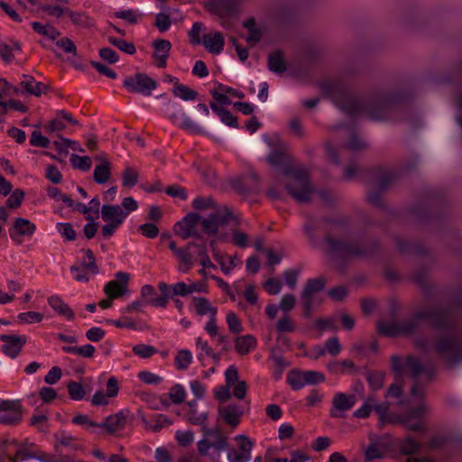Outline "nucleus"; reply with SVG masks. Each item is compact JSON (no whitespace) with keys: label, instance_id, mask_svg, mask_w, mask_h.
<instances>
[{"label":"nucleus","instance_id":"3","mask_svg":"<svg viewBox=\"0 0 462 462\" xmlns=\"http://www.w3.org/2000/svg\"><path fill=\"white\" fill-rule=\"evenodd\" d=\"M373 410L378 415L381 426L385 423H402L410 430H424L421 419L424 412L423 406L411 408L400 414L390 411L389 406H361L352 412L350 418L365 419L371 414Z\"/></svg>","mask_w":462,"mask_h":462},{"label":"nucleus","instance_id":"37","mask_svg":"<svg viewBox=\"0 0 462 462\" xmlns=\"http://www.w3.org/2000/svg\"><path fill=\"white\" fill-rule=\"evenodd\" d=\"M172 93L175 97L181 98L182 100H194L199 96L198 92L189 88V87L180 84L178 81L175 82Z\"/></svg>","mask_w":462,"mask_h":462},{"label":"nucleus","instance_id":"33","mask_svg":"<svg viewBox=\"0 0 462 462\" xmlns=\"http://www.w3.org/2000/svg\"><path fill=\"white\" fill-rule=\"evenodd\" d=\"M374 178L379 189H387L394 180L395 174L390 171L376 169L374 171Z\"/></svg>","mask_w":462,"mask_h":462},{"label":"nucleus","instance_id":"56","mask_svg":"<svg viewBox=\"0 0 462 462\" xmlns=\"http://www.w3.org/2000/svg\"><path fill=\"white\" fill-rule=\"evenodd\" d=\"M383 457V452L376 443H372L365 450V460L366 462L372 461L374 459L382 458Z\"/></svg>","mask_w":462,"mask_h":462},{"label":"nucleus","instance_id":"62","mask_svg":"<svg viewBox=\"0 0 462 462\" xmlns=\"http://www.w3.org/2000/svg\"><path fill=\"white\" fill-rule=\"evenodd\" d=\"M70 272L74 275V279L77 282H88L90 280L89 274H91L88 270H84L81 266L78 264H74L70 266Z\"/></svg>","mask_w":462,"mask_h":462},{"label":"nucleus","instance_id":"51","mask_svg":"<svg viewBox=\"0 0 462 462\" xmlns=\"http://www.w3.org/2000/svg\"><path fill=\"white\" fill-rule=\"evenodd\" d=\"M67 387L69 395L73 401L79 402L84 398L86 393L80 383L70 381Z\"/></svg>","mask_w":462,"mask_h":462},{"label":"nucleus","instance_id":"1","mask_svg":"<svg viewBox=\"0 0 462 462\" xmlns=\"http://www.w3.org/2000/svg\"><path fill=\"white\" fill-rule=\"evenodd\" d=\"M429 320L434 329L444 330L432 342V350L450 363L462 361V333L457 324L454 305H439L425 311H418L411 318L401 321L402 336L416 333L421 320Z\"/></svg>","mask_w":462,"mask_h":462},{"label":"nucleus","instance_id":"11","mask_svg":"<svg viewBox=\"0 0 462 462\" xmlns=\"http://www.w3.org/2000/svg\"><path fill=\"white\" fill-rule=\"evenodd\" d=\"M116 280L108 282L104 287V292L110 299H117L129 292L130 275L127 273L118 272L116 273Z\"/></svg>","mask_w":462,"mask_h":462},{"label":"nucleus","instance_id":"13","mask_svg":"<svg viewBox=\"0 0 462 462\" xmlns=\"http://www.w3.org/2000/svg\"><path fill=\"white\" fill-rule=\"evenodd\" d=\"M36 230V226L30 220L23 217H17L13 226L9 228L10 238L20 245L22 243L21 236H31Z\"/></svg>","mask_w":462,"mask_h":462},{"label":"nucleus","instance_id":"10","mask_svg":"<svg viewBox=\"0 0 462 462\" xmlns=\"http://www.w3.org/2000/svg\"><path fill=\"white\" fill-rule=\"evenodd\" d=\"M123 85L131 92L144 96H150L157 88L156 81L144 73H136L134 76L126 78Z\"/></svg>","mask_w":462,"mask_h":462},{"label":"nucleus","instance_id":"64","mask_svg":"<svg viewBox=\"0 0 462 462\" xmlns=\"http://www.w3.org/2000/svg\"><path fill=\"white\" fill-rule=\"evenodd\" d=\"M266 160L273 166H281L285 163L286 154L281 150H273Z\"/></svg>","mask_w":462,"mask_h":462},{"label":"nucleus","instance_id":"29","mask_svg":"<svg viewBox=\"0 0 462 462\" xmlns=\"http://www.w3.org/2000/svg\"><path fill=\"white\" fill-rule=\"evenodd\" d=\"M378 333L384 337H396L402 336L401 321L379 320L377 323Z\"/></svg>","mask_w":462,"mask_h":462},{"label":"nucleus","instance_id":"60","mask_svg":"<svg viewBox=\"0 0 462 462\" xmlns=\"http://www.w3.org/2000/svg\"><path fill=\"white\" fill-rule=\"evenodd\" d=\"M392 369L394 373V381H403L404 365L400 357L393 356L391 358Z\"/></svg>","mask_w":462,"mask_h":462},{"label":"nucleus","instance_id":"43","mask_svg":"<svg viewBox=\"0 0 462 462\" xmlns=\"http://www.w3.org/2000/svg\"><path fill=\"white\" fill-rule=\"evenodd\" d=\"M384 375V373L379 371H367L365 373L366 380L373 390H378L383 387Z\"/></svg>","mask_w":462,"mask_h":462},{"label":"nucleus","instance_id":"57","mask_svg":"<svg viewBox=\"0 0 462 462\" xmlns=\"http://www.w3.org/2000/svg\"><path fill=\"white\" fill-rule=\"evenodd\" d=\"M56 46L60 48L65 53L77 55V47L75 43L68 37H62L56 41Z\"/></svg>","mask_w":462,"mask_h":462},{"label":"nucleus","instance_id":"22","mask_svg":"<svg viewBox=\"0 0 462 462\" xmlns=\"http://www.w3.org/2000/svg\"><path fill=\"white\" fill-rule=\"evenodd\" d=\"M364 386L360 383H356L354 386V393L346 394L338 393L334 396L332 404H355L363 399Z\"/></svg>","mask_w":462,"mask_h":462},{"label":"nucleus","instance_id":"58","mask_svg":"<svg viewBox=\"0 0 462 462\" xmlns=\"http://www.w3.org/2000/svg\"><path fill=\"white\" fill-rule=\"evenodd\" d=\"M192 301L199 316L206 315L209 310V301L204 297H193Z\"/></svg>","mask_w":462,"mask_h":462},{"label":"nucleus","instance_id":"50","mask_svg":"<svg viewBox=\"0 0 462 462\" xmlns=\"http://www.w3.org/2000/svg\"><path fill=\"white\" fill-rule=\"evenodd\" d=\"M191 361L192 356L189 350H180L175 356V365L179 370H186Z\"/></svg>","mask_w":462,"mask_h":462},{"label":"nucleus","instance_id":"28","mask_svg":"<svg viewBox=\"0 0 462 462\" xmlns=\"http://www.w3.org/2000/svg\"><path fill=\"white\" fill-rule=\"evenodd\" d=\"M267 66L271 71L276 74H282L285 72L287 69V64L284 60L282 51L277 50L270 53L267 58Z\"/></svg>","mask_w":462,"mask_h":462},{"label":"nucleus","instance_id":"42","mask_svg":"<svg viewBox=\"0 0 462 462\" xmlns=\"http://www.w3.org/2000/svg\"><path fill=\"white\" fill-rule=\"evenodd\" d=\"M421 448V444L414 440L411 437H407L400 443V450L404 455H412L417 453Z\"/></svg>","mask_w":462,"mask_h":462},{"label":"nucleus","instance_id":"2","mask_svg":"<svg viewBox=\"0 0 462 462\" xmlns=\"http://www.w3.org/2000/svg\"><path fill=\"white\" fill-rule=\"evenodd\" d=\"M323 91L329 95L336 106L352 116L365 114L374 121L393 120L402 110V105L408 98L403 88L386 89L377 92L366 100L351 97L345 87L337 81L322 84Z\"/></svg>","mask_w":462,"mask_h":462},{"label":"nucleus","instance_id":"49","mask_svg":"<svg viewBox=\"0 0 462 462\" xmlns=\"http://www.w3.org/2000/svg\"><path fill=\"white\" fill-rule=\"evenodd\" d=\"M139 174L131 167H126L122 173V184L125 187H134L138 182Z\"/></svg>","mask_w":462,"mask_h":462},{"label":"nucleus","instance_id":"30","mask_svg":"<svg viewBox=\"0 0 462 462\" xmlns=\"http://www.w3.org/2000/svg\"><path fill=\"white\" fill-rule=\"evenodd\" d=\"M48 303L59 315L66 317L69 320L74 319V311L59 296L49 297Z\"/></svg>","mask_w":462,"mask_h":462},{"label":"nucleus","instance_id":"53","mask_svg":"<svg viewBox=\"0 0 462 462\" xmlns=\"http://www.w3.org/2000/svg\"><path fill=\"white\" fill-rule=\"evenodd\" d=\"M199 221L201 222L200 215L195 212H190L183 217L182 221L177 222V228H182L185 226L190 229L192 227H196Z\"/></svg>","mask_w":462,"mask_h":462},{"label":"nucleus","instance_id":"20","mask_svg":"<svg viewBox=\"0 0 462 462\" xmlns=\"http://www.w3.org/2000/svg\"><path fill=\"white\" fill-rule=\"evenodd\" d=\"M155 51L153 58L157 60L158 68H165L167 66V59L170 54L171 43L168 40L157 39L152 42Z\"/></svg>","mask_w":462,"mask_h":462},{"label":"nucleus","instance_id":"34","mask_svg":"<svg viewBox=\"0 0 462 462\" xmlns=\"http://www.w3.org/2000/svg\"><path fill=\"white\" fill-rule=\"evenodd\" d=\"M256 346V338L252 335L237 337L235 340V348L241 355L248 354Z\"/></svg>","mask_w":462,"mask_h":462},{"label":"nucleus","instance_id":"32","mask_svg":"<svg viewBox=\"0 0 462 462\" xmlns=\"http://www.w3.org/2000/svg\"><path fill=\"white\" fill-rule=\"evenodd\" d=\"M93 177L98 184H104L110 179L111 163L106 158H104L102 163L96 165Z\"/></svg>","mask_w":462,"mask_h":462},{"label":"nucleus","instance_id":"36","mask_svg":"<svg viewBox=\"0 0 462 462\" xmlns=\"http://www.w3.org/2000/svg\"><path fill=\"white\" fill-rule=\"evenodd\" d=\"M86 258H83L79 266H81L84 270H88V272L96 275L99 273V267L97 263L96 257L91 249H84Z\"/></svg>","mask_w":462,"mask_h":462},{"label":"nucleus","instance_id":"9","mask_svg":"<svg viewBox=\"0 0 462 462\" xmlns=\"http://www.w3.org/2000/svg\"><path fill=\"white\" fill-rule=\"evenodd\" d=\"M324 381L325 375L317 371L293 370L287 374V382L294 390H299L307 384H319Z\"/></svg>","mask_w":462,"mask_h":462},{"label":"nucleus","instance_id":"8","mask_svg":"<svg viewBox=\"0 0 462 462\" xmlns=\"http://www.w3.org/2000/svg\"><path fill=\"white\" fill-rule=\"evenodd\" d=\"M406 368L409 371L410 375L414 380V383L411 389V396L413 402H420L424 396V388L419 383V375L421 372H425L428 378H431V372L426 370L421 362L413 356H408L405 364Z\"/></svg>","mask_w":462,"mask_h":462},{"label":"nucleus","instance_id":"35","mask_svg":"<svg viewBox=\"0 0 462 462\" xmlns=\"http://www.w3.org/2000/svg\"><path fill=\"white\" fill-rule=\"evenodd\" d=\"M396 246L401 254H411L414 253L418 255H423L426 254V249L418 244H411L401 238L396 239Z\"/></svg>","mask_w":462,"mask_h":462},{"label":"nucleus","instance_id":"14","mask_svg":"<svg viewBox=\"0 0 462 462\" xmlns=\"http://www.w3.org/2000/svg\"><path fill=\"white\" fill-rule=\"evenodd\" d=\"M0 340L4 342L2 350L4 354L11 358H15L26 343L25 336L1 335Z\"/></svg>","mask_w":462,"mask_h":462},{"label":"nucleus","instance_id":"41","mask_svg":"<svg viewBox=\"0 0 462 462\" xmlns=\"http://www.w3.org/2000/svg\"><path fill=\"white\" fill-rule=\"evenodd\" d=\"M192 207L197 210L213 209L216 211V208H221L222 205H217L212 197H197L192 201Z\"/></svg>","mask_w":462,"mask_h":462},{"label":"nucleus","instance_id":"45","mask_svg":"<svg viewBox=\"0 0 462 462\" xmlns=\"http://www.w3.org/2000/svg\"><path fill=\"white\" fill-rule=\"evenodd\" d=\"M40 9L51 16L60 18L62 15H69L70 9L66 6L60 5H40Z\"/></svg>","mask_w":462,"mask_h":462},{"label":"nucleus","instance_id":"31","mask_svg":"<svg viewBox=\"0 0 462 462\" xmlns=\"http://www.w3.org/2000/svg\"><path fill=\"white\" fill-rule=\"evenodd\" d=\"M209 106L212 109V111L220 117L221 121L224 124L230 127H238L237 117L234 116L228 110L222 107L221 106H218L215 102H210Z\"/></svg>","mask_w":462,"mask_h":462},{"label":"nucleus","instance_id":"12","mask_svg":"<svg viewBox=\"0 0 462 462\" xmlns=\"http://www.w3.org/2000/svg\"><path fill=\"white\" fill-rule=\"evenodd\" d=\"M260 178L256 172L251 171L246 176L236 178L232 180L231 185L234 189L241 195H248L258 193Z\"/></svg>","mask_w":462,"mask_h":462},{"label":"nucleus","instance_id":"52","mask_svg":"<svg viewBox=\"0 0 462 462\" xmlns=\"http://www.w3.org/2000/svg\"><path fill=\"white\" fill-rule=\"evenodd\" d=\"M10 445H14L18 448L14 457H10L12 462H17L18 460L23 461L28 458L36 457L32 453H30L27 449L23 448V445L19 443L16 439H13L10 441Z\"/></svg>","mask_w":462,"mask_h":462},{"label":"nucleus","instance_id":"17","mask_svg":"<svg viewBox=\"0 0 462 462\" xmlns=\"http://www.w3.org/2000/svg\"><path fill=\"white\" fill-rule=\"evenodd\" d=\"M199 245L200 244H197L195 242H189L185 246L178 250L177 254H175V257L180 262L179 271L186 273L190 270L195 262V254L191 252V249H198V246H199Z\"/></svg>","mask_w":462,"mask_h":462},{"label":"nucleus","instance_id":"16","mask_svg":"<svg viewBox=\"0 0 462 462\" xmlns=\"http://www.w3.org/2000/svg\"><path fill=\"white\" fill-rule=\"evenodd\" d=\"M243 0H213L210 4L212 11L221 17L235 16Z\"/></svg>","mask_w":462,"mask_h":462},{"label":"nucleus","instance_id":"18","mask_svg":"<svg viewBox=\"0 0 462 462\" xmlns=\"http://www.w3.org/2000/svg\"><path fill=\"white\" fill-rule=\"evenodd\" d=\"M101 217L106 223L120 226L127 217V212H125L119 205L105 204L101 208Z\"/></svg>","mask_w":462,"mask_h":462},{"label":"nucleus","instance_id":"48","mask_svg":"<svg viewBox=\"0 0 462 462\" xmlns=\"http://www.w3.org/2000/svg\"><path fill=\"white\" fill-rule=\"evenodd\" d=\"M186 396H187L186 391H185L184 387L180 383L174 384L170 389L169 398L174 404H180V403L184 402L186 400Z\"/></svg>","mask_w":462,"mask_h":462},{"label":"nucleus","instance_id":"27","mask_svg":"<svg viewBox=\"0 0 462 462\" xmlns=\"http://www.w3.org/2000/svg\"><path fill=\"white\" fill-rule=\"evenodd\" d=\"M127 420V414L125 411H119L115 415L106 417V422L98 424V427H105L106 430L113 433L122 430Z\"/></svg>","mask_w":462,"mask_h":462},{"label":"nucleus","instance_id":"38","mask_svg":"<svg viewBox=\"0 0 462 462\" xmlns=\"http://www.w3.org/2000/svg\"><path fill=\"white\" fill-rule=\"evenodd\" d=\"M32 27L39 34L44 35L52 41L60 35V31L50 24L44 25L39 22H33L32 23Z\"/></svg>","mask_w":462,"mask_h":462},{"label":"nucleus","instance_id":"19","mask_svg":"<svg viewBox=\"0 0 462 462\" xmlns=\"http://www.w3.org/2000/svg\"><path fill=\"white\" fill-rule=\"evenodd\" d=\"M119 386L116 377H110L106 382V391L97 392L92 398L91 404H107L109 398H114L118 394Z\"/></svg>","mask_w":462,"mask_h":462},{"label":"nucleus","instance_id":"59","mask_svg":"<svg viewBox=\"0 0 462 462\" xmlns=\"http://www.w3.org/2000/svg\"><path fill=\"white\" fill-rule=\"evenodd\" d=\"M85 218L88 220V223L84 226L83 228L84 236L88 239H92L97 232L98 223L95 222L91 215L86 216Z\"/></svg>","mask_w":462,"mask_h":462},{"label":"nucleus","instance_id":"63","mask_svg":"<svg viewBox=\"0 0 462 462\" xmlns=\"http://www.w3.org/2000/svg\"><path fill=\"white\" fill-rule=\"evenodd\" d=\"M30 144L35 147L47 148L50 144V140L43 136L41 132L33 131L30 138Z\"/></svg>","mask_w":462,"mask_h":462},{"label":"nucleus","instance_id":"44","mask_svg":"<svg viewBox=\"0 0 462 462\" xmlns=\"http://www.w3.org/2000/svg\"><path fill=\"white\" fill-rule=\"evenodd\" d=\"M108 42L118 48L120 51L130 55L134 54L136 51L135 46L133 42H126L123 39L109 36Z\"/></svg>","mask_w":462,"mask_h":462},{"label":"nucleus","instance_id":"54","mask_svg":"<svg viewBox=\"0 0 462 462\" xmlns=\"http://www.w3.org/2000/svg\"><path fill=\"white\" fill-rule=\"evenodd\" d=\"M24 191L21 189H14L9 198L6 200V206L10 208H18L23 199H24Z\"/></svg>","mask_w":462,"mask_h":462},{"label":"nucleus","instance_id":"61","mask_svg":"<svg viewBox=\"0 0 462 462\" xmlns=\"http://www.w3.org/2000/svg\"><path fill=\"white\" fill-rule=\"evenodd\" d=\"M226 323L229 330L234 334H238L243 330V327L237 315L234 312H229L226 316Z\"/></svg>","mask_w":462,"mask_h":462},{"label":"nucleus","instance_id":"46","mask_svg":"<svg viewBox=\"0 0 462 462\" xmlns=\"http://www.w3.org/2000/svg\"><path fill=\"white\" fill-rule=\"evenodd\" d=\"M346 131L350 136V140L346 144V148L352 151H360L366 147V143L358 138L356 130L353 127H348Z\"/></svg>","mask_w":462,"mask_h":462},{"label":"nucleus","instance_id":"24","mask_svg":"<svg viewBox=\"0 0 462 462\" xmlns=\"http://www.w3.org/2000/svg\"><path fill=\"white\" fill-rule=\"evenodd\" d=\"M21 406H0V423L15 424L22 420Z\"/></svg>","mask_w":462,"mask_h":462},{"label":"nucleus","instance_id":"4","mask_svg":"<svg viewBox=\"0 0 462 462\" xmlns=\"http://www.w3.org/2000/svg\"><path fill=\"white\" fill-rule=\"evenodd\" d=\"M325 242L333 256L345 260L351 257L365 258L373 256L379 248V244L374 239L346 241L334 237L331 232L325 235Z\"/></svg>","mask_w":462,"mask_h":462},{"label":"nucleus","instance_id":"23","mask_svg":"<svg viewBox=\"0 0 462 462\" xmlns=\"http://www.w3.org/2000/svg\"><path fill=\"white\" fill-rule=\"evenodd\" d=\"M218 412L226 424L236 427L244 411L239 406H218Z\"/></svg>","mask_w":462,"mask_h":462},{"label":"nucleus","instance_id":"21","mask_svg":"<svg viewBox=\"0 0 462 462\" xmlns=\"http://www.w3.org/2000/svg\"><path fill=\"white\" fill-rule=\"evenodd\" d=\"M182 412L186 420L194 425H203L208 414L203 406H182Z\"/></svg>","mask_w":462,"mask_h":462},{"label":"nucleus","instance_id":"55","mask_svg":"<svg viewBox=\"0 0 462 462\" xmlns=\"http://www.w3.org/2000/svg\"><path fill=\"white\" fill-rule=\"evenodd\" d=\"M57 229L66 240H76L77 234L70 223H58Z\"/></svg>","mask_w":462,"mask_h":462},{"label":"nucleus","instance_id":"15","mask_svg":"<svg viewBox=\"0 0 462 462\" xmlns=\"http://www.w3.org/2000/svg\"><path fill=\"white\" fill-rule=\"evenodd\" d=\"M205 437H207L212 444V448L215 450V454L212 456L214 462H218L220 458V453L227 449V438L218 429L205 430Z\"/></svg>","mask_w":462,"mask_h":462},{"label":"nucleus","instance_id":"40","mask_svg":"<svg viewBox=\"0 0 462 462\" xmlns=\"http://www.w3.org/2000/svg\"><path fill=\"white\" fill-rule=\"evenodd\" d=\"M62 350L66 353L76 354L85 358H91L95 354L96 348L94 346L88 344L83 346H62Z\"/></svg>","mask_w":462,"mask_h":462},{"label":"nucleus","instance_id":"6","mask_svg":"<svg viewBox=\"0 0 462 462\" xmlns=\"http://www.w3.org/2000/svg\"><path fill=\"white\" fill-rule=\"evenodd\" d=\"M327 280L324 276L309 279L301 291V302L303 307V316L306 319L311 317L315 306L322 301L316 299V294L325 289Z\"/></svg>","mask_w":462,"mask_h":462},{"label":"nucleus","instance_id":"47","mask_svg":"<svg viewBox=\"0 0 462 462\" xmlns=\"http://www.w3.org/2000/svg\"><path fill=\"white\" fill-rule=\"evenodd\" d=\"M70 162L74 168L83 171H89L92 166V161L89 156H79L75 153L71 154Z\"/></svg>","mask_w":462,"mask_h":462},{"label":"nucleus","instance_id":"26","mask_svg":"<svg viewBox=\"0 0 462 462\" xmlns=\"http://www.w3.org/2000/svg\"><path fill=\"white\" fill-rule=\"evenodd\" d=\"M202 42L205 48L212 54L220 53L225 45L224 36L219 32H216L213 35L210 33L205 34Z\"/></svg>","mask_w":462,"mask_h":462},{"label":"nucleus","instance_id":"25","mask_svg":"<svg viewBox=\"0 0 462 462\" xmlns=\"http://www.w3.org/2000/svg\"><path fill=\"white\" fill-rule=\"evenodd\" d=\"M22 77L23 79L20 85L26 94L40 97L48 88L47 85L36 82L32 76L23 74Z\"/></svg>","mask_w":462,"mask_h":462},{"label":"nucleus","instance_id":"7","mask_svg":"<svg viewBox=\"0 0 462 462\" xmlns=\"http://www.w3.org/2000/svg\"><path fill=\"white\" fill-rule=\"evenodd\" d=\"M231 219H235L231 209L222 205L221 208H216V211H212L208 217H201L202 230L208 236L217 235L219 227L227 225Z\"/></svg>","mask_w":462,"mask_h":462},{"label":"nucleus","instance_id":"39","mask_svg":"<svg viewBox=\"0 0 462 462\" xmlns=\"http://www.w3.org/2000/svg\"><path fill=\"white\" fill-rule=\"evenodd\" d=\"M68 16L74 25L82 28H89L93 26L92 19H90L85 13L75 12L70 9Z\"/></svg>","mask_w":462,"mask_h":462},{"label":"nucleus","instance_id":"5","mask_svg":"<svg viewBox=\"0 0 462 462\" xmlns=\"http://www.w3.org/2000/svg\"><path fill=\"white\" fill-rule=\"evenodd\" d=\"M284 173L292 177V180L285 184V189L289 195L299 203L309 202L313 193V188L307 172L303 170L287 169Z\"/></svg>","mask_w":462,"mask_h":462}]
</instances>
